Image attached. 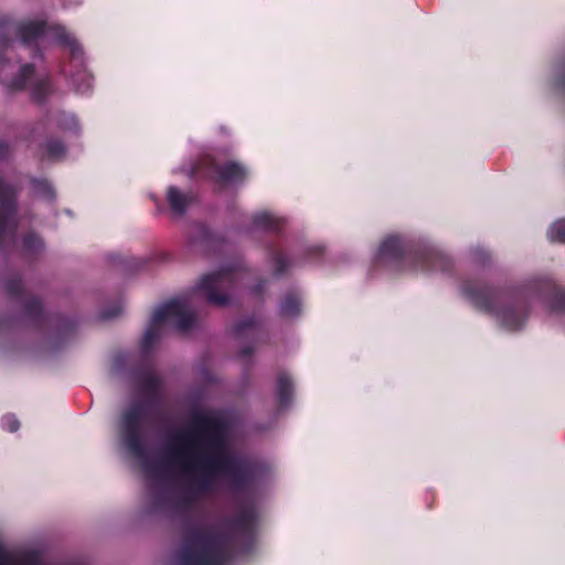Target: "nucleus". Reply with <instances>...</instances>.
<instances>
[{
  "mask_svg": "<svg viewBox=\"0 0 565 565\" xmlns=\"http://www.w3.org/2000/svg\"><path fill=\"white\" fill-rule=\"evenodd\" d=\"M227 428L218 418L205 415L179 436L169 458L172 469L185 475L210 476L230 467Z\"/></svg>",
  "mask_w": 565,
  "mask_h": 565,
  "instance_id": "f257e3e1",
  "label": "nucleus"
},
{
  "mask_svg": "<svg viewBox=\"0 0 565 565\" xmlns=\"http://www.w3.org/2000/svg\"><path fill=\"white\" fill-rule=\"evenodd\" d=\"M21 42L31 46L56 44L66 49L72 55L70 70L63 72L72 77L76 89L86 93L90 87L92 76L87 73L84 63V53L77 39L62 25L53 24L47 28L41 21H28L20 25Z\"/></svg>",
  "mask_w": 565,
  "mask_h": 565,
  "instance_id": "f03ea898",
  "label": "nucleus"
},
{
  "mask_svg": "<svg viewBox=\"0 0 565 565\" xmlns=\"http://www.w3.org/2000/svg\"><path fill=\"white\" fill-rule=\"evenodd\" d=\"M193 321V316L188 305L181 298L171 300L158 307L151 317L150 324L145 333V341L150 343L158 337L161 326H171L178 329H188Z\"/></svg>",
  "mask_w": 565,
  "mask_h": 565,
  "instance_id": "7ed1b4c3",
  "label": "nucleus"
},
{
  "mask_svg": "<svg viewBox=\"0 0 565 565\" xmlns=\"http://www.w3.org/2000/svg\"><path fill=\"white\" fill-rule=\"evenodd\" d=\"M174 565H224V556L212 540L195 536L177 555Z\"/></svg>",
  "mask_w": 565,
  "mask_h": 565,
  "instance_id": "20e7f679",
  "label": "nucleus"
},
{
  "mask_svg": "<svg viewBox=\"0 0 565 565\" xmlns=\"http://www.w3.org/2000/svg\"><path fill=\"white\" fill-rule=\"evenodd\" d=\"M234 284V277L228 269H221L203 275L196 284L195 290L203 294L210 303L227 305L232 295L227 292Z\"/></svg>",
  "mask_w": 565,
  "mask_h": 565,
  "instance_id": "39448f33",
  "label": "nucleus"
},
{
  "mask_svg": "<svg viewBox=\"0 0 565 565\" xmlns=\"http://www.w3.org/2000/svg\"><path fill=\"white\" fill-rule=\"evenodd\" d=\"M405 250L402 236L390 234L384 236L374 248L372 259L376 264L388 265L399 259Z\"/></svg>",
  "mask_w": 565,
  "mask_h": 565,
  "instance_id": "423d86ee",
  "label": "nucleus"
},
{
  "mask_svg": "<svg viewBox=\"0 0 565 565\" xmlns=\"http://www.w3.org/2000/svg\"><path fill=\"white\" fill-rule=\"evenodd\" d=\"M477 306L491 310L498 321L505 328L514 330L525 321V316L513 306L497 308L495 299H473Z\"/></svg>",
  "mask_w": 565,
  "mask_h": 565,
  "instance_id": "0eeeda50",
  "label": "nucleus"
},
{
  "mask_svg": "<svg viewBox=\"0 0 565 565\" xmlns=\"http://www.w3.org/2000/svg\"><path fill=\"white\" fill-rule=\"evenodd\" d=\"M248 175V170L243 164L230 161L223 167L213 163L211 178L221 185L237 184Z\"/></svg>",
  "mask_w": 565,
  "mask_h": 565,
  "instance_id": "6e6552de",
  "label": "nucleus"
},
{
  "mask_svg": "<svg viewBox=\"0 0 565 565\" xmlns=\"http://www.w3.org/2000/svg\"><path fill=\"white\" fill-rule=\"evenodd\" d=\"M193 201L194 196L191 192L181 191L173 185L167 189V202L175 216H182Z\"/></svg>",
  "mask_w": 565,
  "mask_h": 565,
  "instance_id": "1a4fd4ad",
  "label": "nucleus"
},
{
  "mask_svg": "<svg viewBox=\"0 0 565 565\" xmlns=\"http://www.w3.org/2000/svg\"><path fill=\"white\" fill-rule=\"evenodd\" d=\"M140 409L131 411L125 414L122 418V430L125 433V443L131 449L137 448V426L139 423Z\"/></svg>",
  "mask_w": 565,
  "mask_h": 565,
  "instance_id": "9d476101",
  "label": "nucleus"
},
{
  "mask_svg": "<svg viewBox=\"0 0 565 565\" xmlns=\"http://www.w3.org/2000/svg\"><path fill=\"white\" fill-rule=\"evenodd\" d=\"M276 392L281 406H286L291 401L294 386L289 375L284 373L278 376Z\"/></svg>",
  "mask_w": 565,
  "mask_h": 565,
  "instance_id": "9b49d317",
  "label": "nucleus"
},
{
  "mask_svg": "<svg viewBox=\"0 0 565 565\" xmlns=\"http://www.w3.org/2000/svg\"><path fill=\"white\" fill-rule=\"evenodd\" d=\"M301 306L300 297L297 295H290L285 298L281 303V312L285 316L291 317L299 312Z\"/></svg>",
  "mask_w": 565,
  "mask_h": 565,
  "instance_id": "f8f14e48",
  "label": "nucleus"
},
{
  "mask_svg": "<svg viewBox=\"0 0 565 565\" xmlns=\"http://www.w3.org/2000/svg\"><path fill=\"white\" fill-rule=\"evenodd\" d=\"M254 225L260 228H274L275 217L267 211L258 212L253 217Z\"/></svg>",
  "mask_w": 565,
  "mask_h": 565,
  "instance_id": "ddd939ff",
  "label": "nucleus"
},
{
  "mask_svg": "<svg viewBox=\"0 0 565 565\" xmlns=\"http://www.w3.org/2000/svg\"><path fill=\"white\" fill-rule=\"evenodd\" d=\"M547 236L551 241L565 242V220H557L548 228Z\"/></svg>",
  "mask_w": 565,
  "mask_h": 565,
  "instance_id": "4468645a",
  "label": "nucleus"
},
{
  "mask_svg": "<svg viewBox=\"0 0 565 565\" xmlns=\"http://www.w3.org/2000/svg\"><path fill=\"white\" fill-rule=\"evenodd\" d=\"M2 427L10 433H14L19 429L20 423L14 415H6L2 418Z\"/></svg>",
  "mask_w": 565,
  "mask_h": 565,
  "instance_id": "2eb2a0df",
  "label": "nucleus"
},
{
  "mask_svg": "<svg viewBox=\"0 0 565 565\" xmlns=\"http://www.w3.org/2000/svg\"><path fill=\"white\" fill-rule=\"evenodd\" d=\"M46 148L49 156L52 158H60L65 151L64 146L60 141H52L47 143Z\"/></svg>",
  "mask_w": 565,
  "mask_h": 565,
  "instance_id": "dca6fc26",
  "label": "nucleus"
},
{
  "mask_svg": "<svg viewBox=\"0 0 565 565\" xmlns=\"http://www.w3.org/2000/svg\"><path fill=\"white\" fill-rule=\"evenodd\" d=\"M60 125L63 129L72 130L77 127V120L74 115L68 114L63 117Z\"/></svg>",
  "mask_w": 565,
  "mask_h": 565,
  "instance_id": "f3484780",
  "label": "nucleus"
},
{
  "mask_svg": "<svg viewBox=\"0 0 565 565\" xmlns=\"http://www.w3.org/2000/svg\"><path fill=\"white\" fill-rule=\"evenodd\" d=\"M42 242L36 235L28 236L24 239V247L29 250H35L41 247Z\"/></svg>",
  "mask_w": 565,
  "mask_h": 565,
  "instance_id": "a211bd4d",
  "label": "nucleus"
},
{
  "mask_svg": "<svg viewBox=\"0 0 565 565\" xmlns=\"http://www.w3.org/2000/svg\"><path fill=\"white\" fill-rule=\"evenodd\" d=\"M84 0H65V4L67 7H75L83 2Z\"/></svg>",
  "mask_w": 565,
  "mask_h": 565,
  "instance_id": "6ab92c4d",
  "label": "nucleus"
},
{
  "mask_svg": "<svg viewBox=\"0 0 565 565\" xmlns=\"http://www.w3.org/2000/svg\"><path fill=\"white\" fill-rule=\"evenodd\" d=\"M277 262H278L279 264H281V263H285V259H282V258H278V259H277Z\"/></svg>",
  "mask_w": 565,
  "mask_h": 565,
  "instance_id": "aec40b11",
  "label": "nucleus"
}]
</instances>
